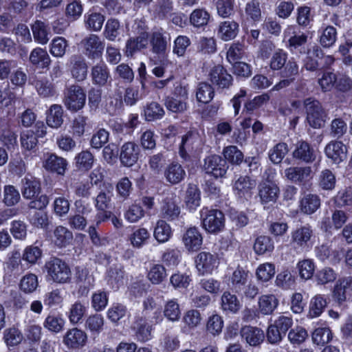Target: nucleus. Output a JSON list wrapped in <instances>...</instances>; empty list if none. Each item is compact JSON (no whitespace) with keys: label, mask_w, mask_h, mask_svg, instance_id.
Listing matches in <instances>:
<instances>
[{"label":"nucleus","mask_w":352,"mask_h":352,"mask_svg":"<svg viewBox=\"0 0 352 352\" xmlns=\"http://www.w3.org/2000/svg\"><path fill=\"white\" fill-rule=\"evenodd\" d=\"M201 146V139L198 133L195 132H188L182 136L179 144V154L182 157H186L199 149Z\"/></svg>","instance_id":"obj_12"},{"label":"nucleus","mask_w":352,"mask_h":352,"mask_svg":"<svg viewBox=\"0 0 352 352\" xmlns=\"http://www.w3.org/2000/svg\"><path fill=\"white\" fill-rule=\"evenodd\" d=\"M147 320L146 318H143V317H138L131 326V329L134 331V336L139 342H147L153 337V328L147 322Z\"/></svg>","instance_id":"obj_17"},{"label":"nucleus","mask_w":352,"mask_h":352,"mask_svg":"<svg viewBox=\"0 0 352 352\" xmlns=\"http://www.w3.org/2000/svg\"><path fill=\"white\" fill-rule=\"evenodd\" d=\"M153 236L159 243L168 241L172 236L170 225L164 220H158L154 228Z\"/></svg>","instance_id":"obj_38"},{"label":"nucleus","mask_w":352,"mask_h":352,"mask_svg":"<svg viewBox=\"0 0 352 352\" xmlns=\"http://www.w3.org/2000/svg\"><path fill=\"white\" fill-rule=\"evenodd\" d=\"M182 242L188 252H195L201 248L203 238L196 228H190L184 234Z\"/></svg>","instance_id":"obj_21"},{"label":"nucleus","mask_w":352,"mask_h":352,"mask_svg":"<svg viewBox=\"0 0 352 352\" xmlns=\"http://www.w3.org/2000/svg\"><path fill=\"white\" fill-rule=\"evenodd\" d=\"M87 307L85 304L78 300L71 305L68 311V318L73 324H76L81 322L84 316L87 313Z\"/></svg>","instance_id":"obj_36"},{"label":"nucleus","mask_w":352,"mask_h":352,"mask_svg":"<svg viewBox=\"0 0 352 352\" xmlns=\"http://www.w3.org/2000/svg\"><path fill=\"white\" fill-rule=\"evenodd\" d=\"M200 214L202 226L207 232L217 233L223 229L225 219L220 210L203 208Z\"/></svg>","instance_id":"obj_2"},{"label":"nucleus","mask_w":352,"mask_h":352,"mask_svg":"<svg viewBox=\"0 0 352 352\" xmlns=\"http://www.w3.org/2000/svg\"><path fill=\"white\" fill-rule=\"evenodd\" d=\"M61 189H54V193L59 195L56 197L53 201V210L54 214L60 217H64L67 214L70 209V202L69 199L64 196H60Z\"/></svg>","instance_id":"obj_32"},{"label":"nucleus","mask_w":352,"mask_h":352,"mask_svg":"<svg viewBox=\"0 0 352 352\" xmlns=\"http://www.w3.org/2000/svg\"><path fill=\"white\" fill-rule=\"evenodd\" d=\"M104 17L100 13L91 12L85 15V25L87 29L100 31L102 27Z\"/></svg>","instance_id":"obj_61"},{"label":"nucleus","mask_w":352,"mask_h":352,"mask_svg":"<svg viewBox=\"0 0 352 352\" xmlns=\"http://www.w3.org/2000/svg\"><path fill=\"white\" fill-rule=\"evenodd\" d=\"M123 278L124 272L120 265H114L108 270L107 282L113 288L118 287L122 283Z\"/></svg>","instance_id":"obj_52"},{"label":"nucleus","mask_w":352,"mask_h":352,"mask_svg":"<svg viewBox=\"0 0 352 352\" xmlns=\"http://www.w3.org/2000/svg\"><path fill=\"white\" fill-rule=\"evenodd\" d=\"M68 47L67 41L60 36L55 37L50 43V53L56 57H63Z\"/></svg>","instance_id":"obj_60"},{"label":"nucleus","mask_w":352,"mask_h":352,"mask_svg":"<svg viewBox=\"0 0 352 352\" xmlns=\"http://www.w3.org/2000/svg\"><path fill=\"white\" fill-rule=\"evenodd\" d=\"M65 320L56 315H49L45 319L43 326L45 329L53 333H59L63 331L65 326Z\"/></svg>","instance_id":"obj_51"},{"label":"nucleus","mask_w":352,"mask_h":352,"mask_svg":"<svg viewBox=\"0 0 352 352\" xmlns=\"http://www.w3.org/2000/svg\"><path fill=\"white\" fill-rule=\"evenodd\" d=\"M47 124L54 129L59 128L63 123V109L59 104H53L47 113Z\"/></svg>","instance_id":"obj_31"},{"label":"nucleus","mask_w":352,"mask_h":352,"mask_svg":"<svg viewBox=\"0 0 352 352\" xmlns=\"http://www.w3.org/2000/svg\"><path fill=\"white\" fill-rule=\"evenodd\" d=\"M210 81L221 88L228 87L232 82V77L221 65L213 67L209 74Z\"/></svg>","instance_id":"obj_23"},{"label":"nucleus","mask_w":352,"mask_h":352,"mask_svg":"<svg viewBox=\"0 0 352 352\" xmlns=\"http://www.w3.org/2000/svg\"><path fill=\"white\" fill-rule=\"evenodd\" d=\"M19 190L12 185H6L3 191V202L7 206L16 205L20 201Z\"/></svg>","instance_id":"obj_50"},{"label":"nucleus","mask_w":352,"mask_h":352,"mask_svg":"<svg viewBox=\"0 0 352 352\" xmlns=\"http://www.w3.org/2000/svg\"><path fill=\"white\" fill-rule=\"evenodd\" d=\"M219 259L216 255L210 252H201L195 258L196 268L199 274H211L219 265Z\"/></svg>","instance_id":"obj_6"},{"label":"nucleus","mask_w":352,"mask_h":352,"mask_svg":"<svg viewBox=\"0 0 352 352\" xmlns=\"http://www.w3.org/2000/svg\"><path fill=\"white\" fill-rule=\"evenodd\" d=\"M3 339L6 346L10 348L19 345L24 337L20 329L12 327L4 330Z\"/></svg>","instance_id":"obj_34"},{"label":"nucleus","mask_w":352,"mask_h":352,"mask_svg":"<svg viewBox=\"0 0 352 352\" xmlns=\"http://www.w3.org/2000/svg\"><path fill=\"white\" fill-rule=\"evenodd\" d=\"M293 157L305 163H311L316 159L314 150L305 141L297 142L293 151Z\"/></svg>","instance_id":"obj_28"},{"label":"nucleus","mask_w":352,"mask_h":352,"mask_svg":"<svg viewBox=\"0 0 352 352\" xmlns=\"http://www.w3.org/2000/svg\"><path fill=\"white\" fill-rule=\"evenodd\" d=\"M38 287V280L36 274L28 273L24 275L19 283L20 289L25 294L33 293Z\"/></svg>","instance_id":"obj_44"},{"label":"nucleus","mask_w":352,"mask_h":352,"mask_svg":"<svg viewBox=\"0 0 352 352\" xmlns=\"http://www.w3.org/2000/svg\"><path fill=\"white\" fill-rule=\"evenodd\" d=\"M164 316L170 321L179 320L181 316L179 305L176 299L167 300L164 305Z\"/></svg>","instance_id":"obj_43"},{"label":"nucleus","mask_w":352,"mask_h":352,"mask_svg":"<svg viewBox=\"0 0 352 352\" xmlns=\"http://www.w3.org/2000/svg\"><path fill=\"white\" fill-rule=\"evenodd\" d=\"M320 206V199L316 195L306 194L300 201V210L307 214L314 213Z\"/></svg>","instance_id":"obj_30"},{"label":"nucleus","mask_w":352,"mask_h":352,"mask_svg":"<svg viewBox=\"0 0 352 352\" xmlns=\"http://www.w3.org/2000/svg\"><path fill=\"white\" fill-rule=\"evenodd\" d=\"M73 239L72 232L64 226H58L54 232V243L59 247L69 244Z\"/></svg>","instance_id":"obj_45"},{"label":"nucleus","mask_w":352,"mask_h":352,"mask_svg":"<svg viewBox=\"0 0 352 352\" xmlns=\"http://www.w3.org/2000/svg\"><path fill=\"white\" fill-rule=\"evenodd\" d=\"M296 267L301 278L309 280L313 276L315 264L312 260L307 258L299 261Z\"/></svg>","instance_id":"obj_59"},{"label":"nucleus","mask_w":352,"mask_h":352,"mask_svg":"<svg viewBox=\"0 0 352 352\" xmlns=\"http://www.w3.org/2000/svg\"><path fill=\"white\" fill-rule=\"evenodd\" d=\"M228 166L225 160L219 155H211L206 158L204 170L206 173L216 178L223 177L228 170Z\"/></svg>","instance_id":"obj_7"},{"label":"nucleus","mask_w":352,"mask_h":352,"mask_svg":"<svg viewBox=\"0 0 352 352\" xmlns=\"http://www.w3.org/2000/svg\"><path fill=\"white\" fill-rule=\"evenodd\" d=\"M274 248L273 241L267 236L257 237L254 244V250L258 254L271 252Z\"/></svg>","instance_id":"obj_53"},{"label":"nucleus","mask_w":352,"mask_h":352,"mask_svg":"<svg viewBox=\"0 0 352 352\" xmlns=\"http://www.w3.org/2000/svg\"><path fill=\"white\" fill-rule=\"evenodd\" d=\"M256 186L254 179L248 176H240L233 184V190L239 197L248 199L252 197V190Z\"/></svg>","instance_id":"obj_14"},{"label":"nucleus","mask_w":352,"mask_h":352,"mask_svg":"<svg viewBox=\"0 0 352 352\" xmlns=\"http://www.w3.org/2000/svg\"><path fill=\"white\" fill-rule=\"evenodd\" d=\"M242 338L250 346H256L261 344L265 338L264 332L251 326H245L241 330Z\"/></svg>","instance_id":"obj_25"},{"label":"nucleus","mask_w":352,"mask_h":352,"mask_svg":"<svg viewBox=\"0 0 352 352\" xmlns=\"http://www.w3.org/2000/svg\"><path fill=\"white\" fill-rule=\"evenodd\" d=\"M148 33L142 32L137 37H131L126 42L124 53L126 56H132L135 52L145 48L148 45Z\"/></svg>","instance_id":"obj_26"},{"label":"nucleus","mask_w":352,"mask_h":352,"mask_svg":"<svg viewBox=\"0 0 352 352\" xmlns=\"http://www.w3.org/2000/svg\"><path fill=\"white\" fill-rule=\"evenodd\" d=\"M69 67L72 77L77 81H83L87 76V65L85 59L78 55L71 56Z\"/></svg>","instance_id":"obj_18"},{"label":"nucleus","mask_w":352,"mask_h":352,"mask_svg":"<svg viewBox=\"0 0 352 352\" xmlns=\"http://www.w3.org/2000/svg\"><path fill=\"white\" fill-rule=\"evenodd\" d=\"M239 30V25L235 21H226L222 22L219 28V36L224 41H230L235 38Z\"/></svg>","instance_id":"obj_39"},{"label":"nucleus","mask_w":352,"mask_h":352,"mask_svg":"<svg viewBox=\"0 0 352 352\" xmlns=\"http://www.w3.org/2000/svg\"><path fill=\"white\" fill-rule=\"evenodd\" d=\"M122 32L123 29L118 20L111 19L107 21L104 31L107 39L113 41Z\"/></svg>","instance_id":"obj_47"},{"label":"nucleus","mask_w":352,"mask_h":352,"mask_svg":"<svg viewBox=\"0 0 352 352\" xmlns=\"http://www.w3.org/2000/svg\"><path fill=\"white\" fill-rule=\"evenodd\" d=\"M275 273V265L271 263L259 265L256 271V278L263 282H267L272 279Z\"/></svg>","instance_id":"obj_55"},{"label":"nucleus","mask_w":352,"mask_h":352,"mask_svg":"<svg viewBox=\"0 0 352 352\" xmlns=\"http://www.w3.org/2000/svg\"><path fill=\"white\" fill-rule=\"evenodd\" d=\"M83 54L89 59L100 58L104 49V42L96 34H89L80 42Z\"/></svg>","instance_id":"obj_4"},{"label":"nucleus","mask_w":352,"mask_h":352,"mask_svg":"<svg viewBox=\"0 0 352 352\" xmlns=\"http://www.w3.org/2000/svg\"><path fill=\"white\" fill-rule=\"evenodd\" d=\"M278 305V300L273 294H265L259 297L258 310L262 314H271Z\"/></svg>","instance_id":"obj_33"},{"label":"nucleus","mask_w":352,"mask_h":352,"mask_svg":"<svg viewBox=\"0 0 352 352\" xmlns=\"http://www.w3.org/2000/svg\"><path fill=\"white\" fill-rule=\"evenodd\" d=\"M333 298L340 305L352 299V277L339 278L333 290Z\"/></svg>","instance_id":"obj_5"},{"label":"nucleus","mask_w":352,"mask_h":352,"mask_svg":"<svg viewBox=\"0 0 352 352\" xmlns=\"http://www.w3.org/2000/svg\"><path fill=\"white\" fill-rule=\"evenodd\" d=\"M16 134L13 131L10 124H6L1 126L0 141L8 149H10L16 145Z\"/></svg>","instance_id":"obj_40"},{"label":"nucleus","mask_w":352,"mask_h":352,"mask_svg":"<svg viewBox=\"0 0 352 352\" xmlns=\"http://www.w3.org/2000/svg\"><path fill=\"white\" fill-rule=\"evenodd\" d=\"M283 41L291 50H296L306 43L307 36L302 32H297L295 25H288L283 32Z\"/></svg>","instance_id":"obj_11"},{"label":"nucleus","mask_w":352,"mask_h":352,"mask_svg":"<svg viewBox=\"0 0 352 352\" xmlns=\"http://www.w3.org/2000/svg\"><path fill=\"white\" fill-rule=\"evenodd\" d=\"M313 230L309 226H302L292 232L291 243L295 248H304L308 246L311 237Z\"/></svg>","instance_id":"obj_22"},{"label":"nucleus","mask_w":352,"mask_h":352,"mask_svg":"<svg viewBox=\"0 0 352 352\" xmlns=\"http://www.w3.org/2000/svg\"><path fill=\"white\" fill-rule=\"evenodd\" d=\"M185 202L190 210H195L200 205V192L195 185H189L186 190Z\"/></svg>","instance_id":"obj_54"},{"label":"nucleus","mask_w":352,"mask_h":352,"mask_svg":"<svg viewBox=\"0 0 352 352\" xmlns=\"http://www.w3.org/2000/svg\"><path fill=\"white\" fill-rule=\"evenodd\" d=\"M43 269L49 280L57 283H66L70 280L72 273L69 266L58 258H51L46 261Z\"/></svg>","instance_id":"obj_1"},{"label":"nucleus","mask_w":352,"mask_h":352,"mask_svg":"<svg viewBox=\"0 0 352 352\" xmlns=\"http://www.w3.org/2000/svg\"><path fill=\"white\" fill-rule=\"evenodd\" d=\"M337 39L336 29L331 25H328L320 32V43L323 47L329 48L334 45Z\"/></svg>","instance_id":"obj_46"},{"label":"nucleus","mask_w":352,"mask_h":352,"mask_svg":"<svg viewBox=\"0 0 352 352\" xmlns=\"http://www.w3.org/2000/svg\"><path fill=\"white\" fill-rule=\"evenodd\" d=\"M164 175L168 182L176 184L184 179L186 173L179 164L173 163L166 168Z\"/></svg>","instance_id":"obj_35"},{"label":"nucleus","mask_w":352,"mask_h":352,"mask_svg":"<svg viewBox=\"0 0 352 352\" xmlns=\"http://www.w3.org/2000/svg\"><path fill=\"white\" fill-rule=\"evenodd\" d=\"M139 155V148L133 142L124 143L120 148V160L124 166H132L138 160Z\"/></svg>","instance_id":"obj_19"},{"label":"nucleus","mask_w":352,"mask_h":352,"mask_svg":"<svg viewBox=\"0 0 352 352\" xmlns=\"http://www.w3.org/2000/svg\"><path fill=\"white\" fill-rule=\"evenodd\" d=\"M348 214L343 210H335L332 212L331 219L324 217L321 221V228L326 232L330 231L331 228L338 230L347 221Z\"/></svg>","instance_id":"obj_20"},{"label":"nucleus","mask_w":352,"mask_h":352,"mask_svg":"<svg viewBox=\"0 0 352 352\" xmlns=\"http://www.w3.org/2000/svg\"><path fill=\"white\" fill-rule=\"evenodd\" d=\"M66 160L54 153H47L43 157V167L47 170L63 175L67 168Z\"/></svg>","instance_id":"obj_13"},{"label":"nucleus","mask_w":352,"mask_h":352,"mask_svg":"<svg viewBox=\"0 0 352 352\" xmlns=\"http://www.w3.org/2000/svg\"><path fill=\"white\" fill-rule=\"evenodd\" d=\"M41 190L39 181L32 175H26L21 180V193L24 198L32 199Z\"/></svg>","instance_id":"obj_27"},{"label":"nucleus","mask_w":352,"mask_h":352,"mask_svg":"<svg viewBox=\"0 0 352 352\" xmlns=\"http://www.w3.org/2000/svg\"><path fill=\"white\" fill-rule=\"evenodd\" d=\"M285 177L289 181L305 185L312 177V170L310 166L289 167L284 171Z\"/></svg>","instance_id":"obj_10"},{"label":"nucleus","mask_w":352,"mask_h":352,"mask_svg":"<svg viewBox=\"0 0 352 352\" xmlns=\"http://www.w3.org/2000/svg\"><path fill=\"white\" fill-rule=\"evenodd\" d=\"M180 212V207L178 206L175 199L166 197L164 199L161 207L162 217L169 221H173L179 217Z\"/></svg>","instance_id":"obj_29"},{"label":"nucleus","mask_w":352,"mask_h":352,"mask_svg":"<svg viewBox=\"0 0 352 352\" xmlns=\"http://www.w3.org/2000/svg\"><path fill=\"white\" fill-rule=\"evenodd\" d=\"M210 19L209 13L204 9H195L190 16V22L195 27L206 25Z\"/></svg>","instance_id":"obj_56"},{"label":"nucleus","mask_w":352,"mask_h":352,"mask_svg":"<svg viewBox=\"0 0 352 352\" xmlns=\"http://www.w3.org/2000/svg\"><path fill=\"white\" fill-rule=\"evenodd\" d=\"M333 338L331 331L327 327H319L312 333V340L318 345H323L329 342Z\"/></svg>","instance_id":"obj_63"},{"label":"nucleus","mask_w":352,"mask_h":352,"mask_svg":"<svg viewBox=\"0 0 352 352\" xmlns=\"http://www.w3.org/2000/svg\"><path fill=\"white\" fill-rule=\"evenodd\" d=\"M29 60L32 65L41 68L47 67L50 63V58L47 51L41 47H36L31 52Z\"/></svg>","instance_id":"obj_37"},{"label":"nucleus","mask_w":352,"mask_h":352,"mask_svg":"<svg viewBox=\"0 0 352 352\" xmlns=\"http://www.w3.org/2000/svg\"><path fill=\"white\" fill-rule=\"evenodd\" d=\"M307 110V120L314 128L322 127L327 119V113L320 103L314 99L307 98L304 102Z\"/></svg>","instance_id":"obj_3"},{"label":"nucleus","mask_w":352,"mask_h":352,"mask_svg":"<svg viewBox=\"0 0 352 352\" xmlns=\"http://www.w3.org/2000/svg\"><path fill=\"white\" fill-rule=\"evenodd\" d=\"M91 76L93 83L98 86H104L111 79L109 69L103 62H100L91 67Z\"/></svg>","instance_id":"obj_24"},{"label":"nucleus","mask_w":352,"mask_h":352,"mask_svg":"<svg viewBox=\"0 0 352 352\" xmlns=\"http://www.w3.org/2000/svg\"><path fill=\"white\" fill-rule=\"evenodd\" d=\"M87 340V333L76 327L69 329L65 333L63 339L64 344L69 349L82 348L85 345Z\"/></svg>","instance_id":"obj_9"},{"label":"nucleus","mask_w":352,"mask_h":352,"mask_svg":"<svg viewBox=\"0 0 352 352\" xmlns=\"http://www.w3.org/2000/svg\"><path fill=\"white\" fill-rule=\"evenodd\" d=\"M150 234L146 228H138L129 236V240L134 248H140L144 245L148 239Z\"/></svg>","instance_id":"obj_62"},{"label":"nucleus","mask_w":352,"mask_h":352,"mask_svg":"<svg viewBox=\"0 0 352 352\" xmlns=\"http://www.w3.org/2000/svg\"><path fill=\"white\" fill-rule=\"evenodd\" d=\"M32 30L34 40L40 44H46L48 41V32L47 25L41 21H36L32 25Z\"/></svg>","instance_id":"obj_49"},{"label":"nucleus","mask_w":352,"mask_h":352,"mask_svg":"<svg viewBox=\"0 0 352 352\" xmlns=\"http://www.w3.org/2000/svg\"><path fill=\"white\" fill-rule=\"evenodd\" d=\"M269 177L270 174L267 175V180L258 186V196L263 204L275 203L279 194V188L270 181Z\"/></svg>","instance_id":"obj_15"},{"label":"nucleus","mask_w":352,"mask_h":352,"mask_svg":"<svg viewBox=\"0 0 352 352\" xmlns=\"http://www.w3.org/2000/svg\"><path fill=\"white\" fill-rule=\"evenodd\" d=\"M196 97L199 102L208 103L214 97V89L209 84L201 82L197 87Z\"/></svg>","instance_id":"obj_64"},{"label":"nucleus","mask_w":352,"mask_h":352,"mask_svg":"<svg viewBox=\"0 0 352 352\" xmlns=\"http://www.w3.org/2000/svg\"><path fill=\"white\" fill-rule=\"evenodd\" d=\"M327 306V300L324 296L316 295L310 301L309 316L311 318L318 317Z\"/></svg>","instance_id":"obj_48"},{"label":"nucleus","mask_w":352,"mask_h":352,"mask_svg":"<svg viewBox=\"0 0 352 352\" xmlns=\"http://www.w3.org/2000/svg\"><path fill=\"white\" fill-rule=\"evenodd\" d=\"M241 304L237 297L228 292H226L221 296V308L223 311L233 314L238 312Z\"/></svg>","instance_id":"obj_41"},{"label":"nucleus","mask_w":352,"mask_h":352,"mask_svg":"<svg viewBox=\"0 0 352 352\" xmlns=\"http://www.w3.org/2000/svg\"><path fill=\"white\" fill-rule=\"evenodd\" d=\"M104 324V319L100 314L89 316L85 324V327L92 335H98L102 330Z\"/></svg>","instance_id":"obj_42"},{"label":"nucleus","mask_w":352,"mask_h":352,"mask_svg":"<svg viewBox=\"0 0 352 352\" xmlns=\"http://www.w3.org/2000/svg\"><path fill=\"white\" fill-rule=\"evenodd\" d=\"M324 153L333 163L338 164L346 160L347 148L342 142L331 141L325 146Z\"/></svg>","instance_id":"obj_16"},{"label":"nucleus","mask_w":352,"mask_h":352,"mask_svg":"<svg viewBox=\"0 0 352 352\" xmlns=\"http://www.w3.org/2000/svg\"><path fill=\"white\" fill-rule=\"evenodd\" d=\"M288 151L287 144L278 143L270 150V160L272 163L278 164L282 162Z\"/></svg>","instance_id":"obj_58"},{"label":"nucleus","mask_w":352,"mask_h":352,"mask_svg":"<svg viewBox=\"0 0 352 352\" xmlns=\"http://www.w3.org/2000/svg\"><path fill=\"white\" fill-rule=\"evenodd\" d=\"M21 147L26 151H34L38 144V137L32 130H27L21 135Z\"/></svg>","instance_id":"obj_57"},{"label":"nucleus","mask_w":352,"mask_h":352,"mask_svg":"<svg viewBox=\"0 0 352 352\" xmlns=\"http://www.w3.org/2000/svg\"><path fill=\"white\" fill-rule=\"evenodd\" d=\"M85 100L83 89L79 86H72L68 89L65 104L69 110L78 111L84 107Z\"/></svg>","instance_id":"obj_8"}]
</instances>
